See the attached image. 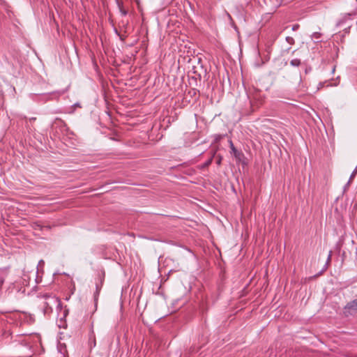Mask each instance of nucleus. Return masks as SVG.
Wrapping results in <instances>:
<instances>
[{"label":"nucleus","instance_id":"nucleus-1","mask_svg":"<svg viewBox=\"0 0 357 357\" xmlns=\"http://www.w3.org/2000/svg\"><path fill=\"white\" fill-rule=\"evenodd\" d=\"M353 14L351 13H344L340 16V17L337 20L336 22L337 27H343L346 26L345 29H349L351 27V22L353 21L354 18L352 17Z\"/></svg>","mask_w":357,"mask_h":357},{"label":"nucleus","instance_id":"nucleus-2","mask_svg":"<svg viewBox=\"0 0 357 357\" xmlns=\"http://www.w3.org/2000/svg\"><path fill=\"white\" fill-rule=\"evenodd\" d=\"M248 98L250 99L252 107H258L262 102V96L260 91L253 89L252 91H250L248 93Z\"/></svg>","mask_w":357,"mask_h":357},{"label":"nucleus","instance_id":"nucleus-3","mask_svg":"<svg viewBox=\"0 0 357 357\" xmlns=\"http://www.w3.org/2000/svg\"><path fill=\"white\" fill-rule=\"evenodd\" d=\"M344 313L346 316L357 313V299L349 302L344 308Z\"/></svg>","mask_w":357,"mask_h":357},{"label":"nucleus","instance_id":"nucleus-4","mask_svg":"<svg viewBox=\"0 0 357 357\" xmlns=\"http://www.w3.org/2000/svg\"><path fill=\"white\" fill-rule=\"evenodd\" d=\"M102 281H98V282H97L96 283V291L93 294L94 301H95L96 304L97 303L98 298V296H99V294H100V290L102 289Z\"/></svg>","mask_w":357,"mask_h":357},{"label":"nucleus","instance_id":"nucleus-5","mask_svg":"<svg viewBox=\"0 0 357 357\" xmlns=\"http://www.w3.org/2000/svg\"><path fill=\"white\" fill-rule=\"evenodd\" d=\"M48 298H49L50 301L45 303V305H47V308H52L51 305L52 304L53 305H59V301L57 298L48 296Z\"/></svg>","mask_w":357,"mask_h":357},{"label":"nucleus","instance_id":"nucleus-6","mask_svg":"<svg viewBox=\"0 0 357 357\" xmlns=\"http://www.w3.org/2000/svg\"><path fill=\"white\" fill-rule=\"evenodd\" d=\"M321 33L319 32H314L312 35V38L316 41H319L321 38Z\"/></svg>","mask_w":357,"mask_h":357},{"label":"nucleus","instance_id":"nucleus-7","mask_svg":"<svg viewBox=\"0 0 357 357\" xmlns=\"http://www.w3.org/2000/svg\"><path fill=\"white\" fill-rule=\"evenodd\" d=\"M290 63L292 66L298 67L301 64V60L298 59H294L291 61Z\"/></svg>","mask_w":357,"mask_h":357},{"label":"nucleus","instance_id":"nucleus-8","mask_svg":"<svg viewBox=\"0 0 357 357\" xmlns=\"http://www.w3.org/2000/svg\"><path fill=\"white\" fill-rule=\"evenodd\" d=\"M32 227L34 229L41 230L43 229V226L38 222H34Z\"/></svg>","mask_w":357,"mask_h":357},{"label":"nucleus","instance_id":"nucleus-9","mask_svg":"<svg viewBox=\"0 0 357 357\" xmlns=\"http://www.w3.org/2000/svg\"><path fill=\"white\" fill-rule=\"evenodd\" d=\"M286 41L290 45H293L294 43V39L291 36L286 37Z\"/></svg>","mask_w":357,"mask_h":357},{"label":"nucleus","instance_id":"nucleus-10","mask_svg":"<svg viewBox=\"0 0 357 357\" xmlns=\"http://www.w3.org/2000/svg\"><path fill=\"white\" fill-rule=\"evenodd\" d=\"M229 144H230V148L232 150V151L234 153H236V148H235L232 141H231V140L229 141Z\"/></svg>","mask_w":357,"mask_h":357},{"label":"nucleus","instance_id":"nucleus-11","mask_svg":"<svg viewBox=\"0 0 357 357\" xmlns=\"http://www.w3.org/2000/svg\"><path fill=\"white\" fill-rule=\"evenodd\" d=\"M356 173H357V165L350 176V180H351L356 176Z\"/></svg>","mask_w":357,"mask_h":357},{"label":"nucleus","instance_id":"nucleus-12","mask_svg":"<svg viewBox=\"0 0 357 357\" xmlns=\"http://www.w3.org/2000/svg\"><path fill=\"white\" fill-rule=\"evenodd\" d=\"M331 257H332V251H330L329 254H328V258H327L326 264H329L330 263V261L331 260Z\"/></svg>","mask_w":357,"mask_h":357},{"label":"nucleus","instance_id":"nucleus-13","mask_svg":"<svg viewBox=\"0 0 357 357\" xmlns=\"http://www.w3.org/2000/svg\"><path fill=\"white\" fill-rule=\"evenodd\" d=\"M298 28H299V25H298V24H294V25L292 26V30H293V31H296Z\"/></svg>","mask_w":357,"mask_h":357},{"label":"nucleus","instance_id":"nucleus-14","mask_svg":"<svg viewBox=\"0 0 357 357\" xmlns=\"http://www.w3.org/2000/svg\"><path fill=\"white\" fill-rule=\"evenodd\" d=\"M212 162V158L209 159L208 161H206V162L205 163V166H208Z\"/></svg>","mask_w":357,"mask_h":357},{"label":"nucleus","instance_id":"nucleus-15","mask_svg":"<svg viewBox=\"0 0 357 357\" xmlns=\"http://www.w3.org/2000/svg\"><path fill=\"white\" fill-rule=\"evenodd\" d=\"M3 281H4V280H3V278H0V287H1V285L3 284Z\"/></svg>","mask_w":357,"mask_h":357},{"label":"nucleus","instance_id":"nucleus-16","mask_svg":"<svg viewBox=\"0 0 357 357\" xmlns=\"http://www.w3.org/2000/svg\"><path fill=\"white\" fill-rule=\"evenodd\" d=\"M36 119L35 117L31 118L30 121H35Z\"/></svg>","mask_w":357,"mask_h":357}]
</instances>
